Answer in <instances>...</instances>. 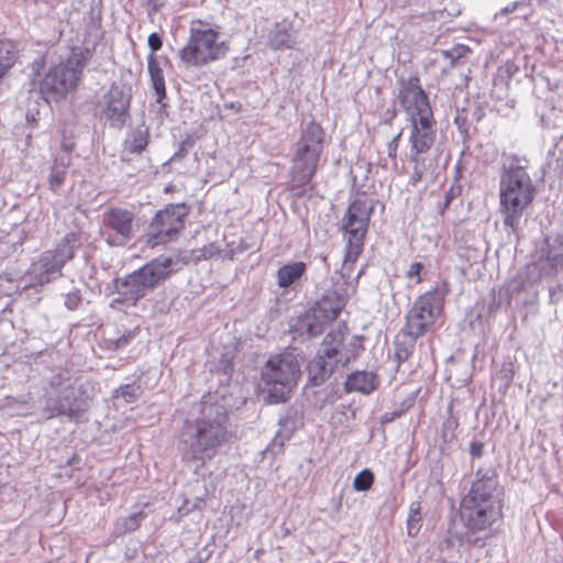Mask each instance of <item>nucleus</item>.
I'll list each match as a JSON object with an SVG mask.
<instances>
[{
    "instance_id": "obj_1",
    "label": "nucleus",
    "mask_w": 563,
    "mask_h": 563,
    "mask_svg": "<svg viewBox=\"0 0 563 563\" xmlns=\"http://www.w3.org/2000/svg\"><path fill=\"white\" fill-rule=\"evenodd\" d=\"M503 507L504 488L496 471L479 467L460 504V518L467 530L464 537L459 538L460 543L483 547L485 542L470 533L488 530L501 517Z\"/></svg>"
},
{
    "instance_id": "obj_2",
    "label": "nucleus",
    "mask_w": 563,
    "mask_h": 563,
    "mask_svg": "<svg viewBox=\"0 0 563 563\" xmlns=\"http://www.w3.org/2000/svg\"><path fill=\"white\" fill-rule=\"evenodd\" d=\"M228 412L222 404L202 402L201 417L187 421L180 432L178 452L183 462L202 467L227 441Z\"/></svg>"
},
{
    "instance_id": "obj_3",
    "label": "nucleus",
    "mask_w": 563,
    "mask_h": 563,
    "mask_svg": "<svg viewBox=\"0 0 563 563\" xmlns=\"http://www.w3.org/2000/svg\"><path fill=\"white\" fill-rule=\"evenodd\" d=\"M499 180V210L505 227L516 231L523 211L532 203L536 187L527 172L529 161L517 154H504Z\"/></svg>"
},
{
    "instance_id": "obj_4",
    "label": "nucleus",
    "mask_w": 563,
    "mask_h": 563,
    "mask_svg": "<svg viewBox=\"0 0 563 563\" xmlns=\"http://www.w3.org/2000/svg\"><path fill=\"white\" fill-rule=\"evenodd\" d=\"M186 264L187 262L180 256L161 255L126 276L115 278L118 297L111 301L110 306L115 308L118 303H122L125 307H135L141 299Z\"/></svg>"
},
{
    "instance_id": "obj_5",
    "label": "nucleus",
    "mask_w": 563,
    "mask_h": 563,
    "mask_svg": "<svg viewBox=\"0 0 563 563\" xmlns=\"http://www.w3.org/2000/svg\"><path fill=\"white\" fill-rule=\"evenodd\" d=\"M327 143L325 131L316 121L301 124L291 154L290 183L292 189L303 190L316 175Z\"/></svg>"
},
{
    "instance_id": "obj_6",
    "label": "nucleus",
    "mask_w": 563,
    "mask_h": 563,
    "mask_svg": "<svg viewBox=\"0 0 563 563\" xmlns=\"http://www.w3.org/2000/svg\"><path fill=\"white\" fill-rule=\"evenodd\" d=\"M43 398L46 420L65 416L70 421H79L89 407L85 391L77 386V378L68 369L52 375Z\"/></svg>"
},
{
    "instance_id": "obj_7",
    "label": "nucleus",
    "mask_w": 563,
    "mask_h": 563,
    "mask_svg": "<svg viewBox=\"0 0 563 563\" xmlns=\"http://www.w3.org/2000/svg\"><path fill=\"white\" fill-rule=\"evenodd\" d=\"M355 288L354 284H346L344 289L328 290L310 309L291 321L289 332L292 339L305 342L322 334L327 325L338 318Z\"/></svg>"
},
{
    "instance_id": "obj_8",
    "label": "nucleus",
    "mask_w": 563,
    "mask_h": 563,
    "mask_svg": "<svg viewBox=\"0 0 563 563\" xmlns=\"http://www.w3.org/2000/svg\"><path fill=\"white\" fill-rule=\"evenodd\" d=\"M409 129V162L412 164L410 183L415 186L423 177L433 176L438 155L431 152L437 139L433 114L407 120Z\"/></svg>"
},
{
    "instance_id": "obj_9",
    "label": "nucleus",
    "mask_w": 563,
    "mask_h": 563,
    "mask_svg": "<svg viewBox=\"0 0 563 563\" xmlns=\"http://www.w3.org/2000/svg\"><path fill=\"white\" fill-rule=\"evenodd\" d=\"M219 33L209 24L197 20L192 21L187 44L179 49L180 59L195 67H202L225 56L227 46L219 42Z\"/></svg>"
},
{
    "instance_id": "obj_10",
    "label": "nucleus",
    "mask_w": 563,
    "mask_h": 563,
    "mask_svg": "<svg viewBox=\"0 0 563 563\" xmlns=\"http://www.w3.org/2000/svg\"><path fill=\"white\" fill-rule=\"evenodd\" d=\"M261 374L264 384L268 386L271 402H284L297 384L300 365L291 353H282L269 357Z\"/></svg>"
},
{
    "instance_id": "obj_11",
    "label": "nucleus",
    "mask_w": 563,
    "mask_h": 563,
    "mask_svg": "<svg viewBox=\"0 0 563 563\" xmlns=\"http://www.w3.org/2000/svg\"><path fill=\"white\" fill-rule=\"evenodd\" d=\"M85 66V55L73 53L65 62L52 67L38 84L41 97L46 102L63 99L78 86Z\"/></svg>"
},
{
    "instance_id": "obj_12",
    "label": "nucleus",
    "mask_w": 563,
    "mask_h": 563,
    "mask_svg": "<svg viewBox=\"0 0 563 563\" xmlns=\"http://www.w3.org/2000/svg\"><path fill=\"white\" fill-rule=\"evenodd\" d=\"M448 294V284L441 282L437 283L431 290L420 295L406 313L405 327L413 334L423 336L441 316Z\"/></svg>"
},
{
    "instance_id": "obj_13",
    "label": "nucleus",
    "mask_w": 563,
    "mask_h": 563,
    "mask_svg": "<svg viewBox=\"0 0 563 563\" xmlns=\"http://www.w3.org/2000/svg\"><path fill=\"white\" fill-rule=\"evenodd\" d=\"M373 209L367 200L355 199L341 219V229L347 240L343 269L347 268L349 263L355 262L363 250Z\"/></svg>"
},
{
    "instance_id": "obj_14",
    "label": "nucleus",
    "mask_w": 563,
    "mask_h": 563,
    "mask_svg": "<svg viewBox=\"0 0 563 563\" xmlns=\"http://www.w3.org/2000/svg\"><path fill=\"white\" fill-rule=\"evenodd\" d=\"M140 221L135 212L123 207H111L101 214L100 234L111 247H123L135 239Z\"/></svg>"
},
{
    "instance_id": "obj_15",
    "label": "nucleus",
    "mask_w": 563,
    "mask_h": 563,
    "mask_svg": "<svg viewBox=\"0 0 563 563\" xmlns=\"http://www.w3.org/2000/svg\"><path fill=\"white\" fill-rule=\"evenodd\" d=\"M343 342L344 334L340 330L331 331L324 336L317 355L307 367L311 385H322L341 365L339 363V347L342 346Z\"/></svg>"
},
{
    "instance_id": "obj_16",
    "label": "nucleus",
    "mask_w": 563,
    "mask_h": 563,
    "mask_svg": "<svg viewBox=\"0 0 563 563\" xmlns=\"http://www.w3.org/2000/svg\"><path fill=\"white\" fill-rule=\"evenodd\" d=\"M187 211L184 205H169L156 212L147 230V242L153 245L172 241L185 227Z\"/></svg>"
},
{
    "instance_id": "obj_17",
    "label": "nucleus",
    "mask_w": 563,
    "mask_h": 563,
    "mask_svg": "<svg viewBox=\"0 0 563 563\" xmlns=\"http://www.w3.org/2000/svg\"><path fill=\"white\" fill-rule=\"evenodd\" d=\"M398 101L406 113V120L433 114L429 97L422 89L417 75L397 80Z\"/></svg>"
},
{
    "instance_id": "obj_18",
    "label": "nucleus",
    "mask_w": 563,
    "mask_h": 563,
    "mask_svg": "<svg viewBox=\"0 0 563 563\" xmlns=\"http://www.w3.org/2000/svg\"><path fill=\"white\" fill-rule=\"evenodd\" d=\"M131 93L124 87L112 82L97 103L100 118L111 128L122 129L129 118Z\"/></svg>"
},
{
    "instance_id": "obj_19",
    "label": "nucleus",
    "mask_w": 563,
    "mask_h": 563,
    "mask_svg": "<svg viewBox=\"0 0 563 563\" xmlns=\"http://www.w3.org/2000/svg\"><path fill=\"white\" fill-rule=\"evenodd\" d=\"M532 268L539 271L540 277L555 276L563 272V235L545 238L539 251V258Z\"/></svg>"
},
{
    "instance_id": "obj_20",
    "label": "nucleus",
    "mask_w": 563,
    "mask_h": 563,
    "mask_svg": "<svg viewBox=\"0 0 563 563\" xmlns=\"http://www.w3.org/2000/svg\"><path fill=\"white\" fill-rule=\"evenodd\" d=\"M147 45L152 53L147 57V69L151 77V85L156 96V102L162 103L166 98V87L163 69L161 68L155 53L162 48L163 41L158 33H151L147 37Z\"/></svg>"
},
{
    "instance_id": "obj_21",
    "label": "nucleus",
    "mask_w": 563,
    "mask_h": 563,
    "mask_svg": "<svg viewBox=\"0 0 563 563\" xmlns=\"http://www.w3.org/2000/svg\"><path fill=\"white\" fill-rule=\"evenodd\" d=\"M62 266L53 255L45 251L27 271L31 285H45L62 276Z\"/></svg>"
},
{
    "instance_id": "obj_22",
    "label": "nucleus",
    "mask_w": 563,
    "mask_h": 563,
    "mask_svg": "<svg viewBox=\"0 0 563 563\" xmlns=\"http://www.w3.org/2000/svg\"><path fill=\"white\" fill-rule=\"evenodd\" d=\"M303 426L302 416L295 408H288L279 419V429L276 432L271 445L267 450L275 453V448L280 450L285 441L289 440L292 434Z\"/></svg>"
},
{
    "instance_id": "obj_23",
    "label": "nucleus",
    "mask_w": 563,
    "mask_h": 563,
    "mask_svg": "<svg viewBox=\"0 0 563 563\" xmlns=\"http://www.w3.org/2000/svg\"><path fill=\"white\" fill-rule=\"evenodd\" d=\"M82 233L79 231L67 232L52 250H47L53 257L62 265L75 257L76 252L82 245Z\"/></svg>"
},
{
    "instance_id": "obj_24",
    "label": "nucleus",
    "mask_w": 563,
    "mask_h": 563,
    "mask_svg": "<svg viewBox=\"0 0 563 563\" xmlns=\"http://www.w3.org/2000/svg\"><path fill=\"white\" fill-rule=\"evenodd\" d=\"M379 385L377 375L368 371H355L345 380L347 393L357 391L364 395L373 393Z\"/></svg>"
},
{
    "instance_id": "obj_25",
    "label": "nucleus",
    "mask_w": 563,
    "mask_h": 563,
    "mask_svg": "<svg viewBox=\"0 0 563 563\" xmlns=\"http://www.w3.org/2000/svg\"><path fill=\"white\" fill-rule=\"evenodd\" d=\"M419 338H421L420 334H413L406 327L396 335L394 344L397 366L409 360L416 350V343Z\"/></svg>"
},
{
    "instance_id": "obj_26",
    "label": "nucleus",
    "mask_w": 563,
    "mask_h": 563,
    "mask_svg": "<svg viewBox=\"0 0 563 563\" xmlns=\"http://www.w3.org/2000/svg\"><path fill=\"white\" fill-rule=\"evenodd\" d=\"M296 44L295 31L288 24L277 23L268 37V46L274 51L292 48Z\"/></svg>"
},
{
    "instance_id": "obj_27",
    "label": "nucleus",
    "mask_w": 563,
    "mask_h": 563,
    "mask_svg": "<svg viewBox=\"0 0 563 563\" xmlns=\"http://www.w3.org/2000/svg\"><path fill=\"white\" fill-rule=\"evenodd\" d=\"M306 264L303 262H295L285 264L277 271V285L280 288H287L295 282L301 278L306 272Z\"/></svg>"
},
{
    "instance_id": "obj_28",
    "label": "nucleus",
    "mask_w": 563,
    "mask_h": 563,
    "mask_svg": "<svg viewBox=\"0 0 563 563\" xmlns=\"http://www.w3.org/2000/svg\"><path fill=\"white\" fill-rule=\"evenodd\" d=\"M150 134L147 129L136 128L125 139V150L133 154L142 153L148 144Z\"/></svg>"
},
{
    "instance_id": "obj_29",
    "label": "nucleus",
    "mask_w": 563,
    "mask_h": 563,
    "mask_svg": "<svg viewBox=\"0 0 563 563\" xmlns=\"http://www.w3.org/2000/svg\"><path fill=\"white\" fill-rule=\"evenodd\" d=\"M364 351L363 336L354 335L346 346L339 347V363L346 366L352 360L357 358Z\"/></svg>"
},
{
    "instance_id": "obj_30",
    "label": "nucleus",
    "mask_w": 563,
    "mask_h": 563,
    "mask_svg": "<svg viewBox=\"0 0 563 563\" xmlns=\"http://www.w3.org/2000/svg\"><path fill=\"white\" fill-rule=\"evenodd\" d=\"M15 46L11 41H0V78L14 64Z\"/></svg>"
},
{
    "instance_id": "obj_31",
    "label": "nucleus",
    "mask_w": 563,
    "mask_h": 563,
    "mask_svg": "<svg viewBox=\"0 0 563 563\" xmlns=\"http://www.w3.org/2000/svg\"><path fill=\"white\" fill-rule=\"evenodd\" d=\"M103 334L104 346L109 350H119L126 346L133 336L131 332L119 334L114 333L112 329L109 328L103 330Z\"/></svg>"
},
{
    "instance_id": "obj_32",
    "label": "nucleus",
    "mask_w": 563,
    "mask_h": 563,
    "mask_svg": "<svg viewBox=\"0 0 563 563\" xmlns=\"http://www.w3.org/2000/svg\"><path fill=\"white\" fill-rule=\"evenodd\" d=\"M435 0H395L397 7L411 8V16H424L430 13Z\"/></svg>"
},
{
    "instance_id": "obj_33",
    "label": "nucleus",
    "mask_w": 563,
    "mask_h": 563,
    "mask_svg": "<svg viewBox=\"0 0 563 563\" xmlns=\"http://www.w3.org/2000/svg\"><path fill=\"white\" fill-rule=\"evenodd\" d=\"M421 504L419 501H413L410 504L407 519V532L410 537L418 534L421 528Z\"/></svg>"
},
{
    "instance_id": "obj_34",
    "label": "nucleus",
    "mask_w": 563,
    "mask_h": 563,
    "mask_svg": "<svg viewBox=\"0 0 563 563\" xmlns=\"http://www.w3.org/2000/svg\"><path fill=\"white\" fill-rule=\"evenodd\" d=\"M471 53L470 47L463 44H456L450 49L441 51V56L445 62H449L451 67L459 66L462 59Z\"/></svg>"
},
{
    "instance_id": "obj_35",
    "label": "nucleus",
    "mask_w": 563,
    "mask_h": 563,
    "mask_svg": "<svg viewBox=\"0 0 563 563\" xmlns=\"http://www.w3.org/2000/svg\"><path fill=\"white\" fill-rule=\"evenodd\" d=\"M144 519L145 514L143 511L134 512L125 518L118 520L117 529L120 533L135 531Z\"/></svg>"
},
{
    "instance_id": "obj_36",
    "label": "nucleus",
    "mask_w": 563,
    "mask_h": 563,
    "mask_svg": "<svg viewBox=\"0 0 563 563\" xmlns=\"http://www.w3.org/2000/svg\"><path fill=\"white\" fill-rule=\"evenodd\" d=\"M141 395V387L136 384H126L115 389L113 398L117 400L123 399L125 404H132Z\"/></svg>"
},
{
    "instance_id": "obj_37",
    "label": "nucleus",
    "mask_w": 563,
    "mask_h": 563,
    "mask_svg": "<svg viewBox=\"0 0 563 563\" xmlns=\"http://www.w3.org/2000/svg\"><path fill=\"white\" fill-rule=\"evenodd\" d=\"M374 478V473L371 470L365 468L355 476L353 481V488L356 492H367L373 486Z\"/></svg>"
},
{
    "instance_id": "obj_38",
    "label": "nucleus",
    "mask_w": 563,
    "mask_h": 563,
    "mask_svg": "<svg viewBox=\"0 0 563 563\" xmlns=\"http://www.w3.org/2000/svg\"><path fill=\"white\" fill-rule=\"evenodd\" d=\"M459 427L456 418H449L443 422V438L445 441H452L456 438L455 431Z\"/></svg>"
},
{
    "instance_id": "obj_39",
    "label": "nucleus",
    "mask_w": 563,
    "mask_h": 563,
    "mask_svg": "<svg viewBox=\"0 0 563 563\" xmlns=\"http://www.w3.org/2000/svg\"><path fill=\"white\" fill-rule=\"evenodd\" d=\"M81 303V295L78 289L69 291L65 295L64 305L68 310H76Z\"/></svg>"
},
{
    "instance_id": "obj_40",
    "label": "nucleus",
    "mask_w": 563,
    "mask_h": 563,
    "mask_svg": "<svg viewBox=\"0 0 563 563\" xmlns=\"http://www.w3.org/2000/svg\"><path fill=\"white\" fill-rule=\"evenodd\" d=\"M66 177L65 169H59L57 167H53L51 175H49V185L52 188L59 187L64 181Z\"/></svg>"
},
{
    "instance_id": "obj_41",
    "label": "nucleus",
    "mask_w": 563,
    "mask_h": 563,
    "mask_svg": "<svg viewBox=\"0 0 563 563\" xmlns=\"http://www.w3.org/2000/svg\"><path fill=\"white\" fill-rule=\"evenodd\" d=\"M401 131L395 135L388 143H387V154L388 157H390L393 161H396L397 157V151L401 137Z\"/></svg>"
},
{
    "instance_id": "obj_42",
    "label": "nucleus",
    "mask_w": 563,
    "mask_h": 563,
    "mask_svg": "<svg viewBox=\"0 0 563 563\" xmlns=\"http://www.w3.org/2000/svg\"><path fill=\"white\" fill-rule=\"evenodd\" d=\"M498 376L500 379H503L505 386L508 387L510 382L514 378L512 364L511 363L504 364Z\"/></svg>"
},
{
    "instance_id": "obj_43",
    "label": "nucleus",
    "mask_w": 563,
    "mask_h": 563,
    "mask_svg": "<svg viewBox=\"0 0 563 563\" xmlns=\"http://www.w3.org/2000/svg\"><path fill=\"white\" fill-rule=\"evenodd\" d=\"M462 187L460 185H451V187L445 192L444 208H448L451 202L461 196Z\"/></svg>"
},
{
    "instance_id": "obj_44",
    "label": "nucleus",
    "mask_w": 563,
    "mask_h": 563,
    "mask_svg": "<svg viewBox=\"0 0 563 563\" xmlns=\"http://www.w3.org/2000/svg\"><path fill=\"white\" fill-rule=\"evenodd\" d=\"M484 443L478 440H473L470 443V454L473 459H481L484 454Z\"/></svg>"
},
{
    "instance_id": "obj_45",
    "label": "nucleus",
    "mask_w": 563,
    "mask_h": 563,
    "mask_svg": "<svg viewBox=\"0 0 563 563\" xmlns=\"http://www.w3.org/2000/svg\"><path fill=\"white\" fill-rule=\"evenodd\" d=\"M423 269V265L420 262H415L410 265L409 269L407 271V277L408 278H416L417 283L421 280V271Z\"/></svg>"
},
{
    "instance_id": "obj_46",
    "label": "nucleus",
    "mask_w": 563,
    "mask_h": 563,
    "mask_svg": "<svg viewBox=\"0 0 563 563\" xmlns=\"http://www.w3.org/2000/svg\"><path fill=\"white\" fill-rule=\"evenodd\" d=\"M198 252H199V254L197 255L198 260H208L213 255L212 245L203 246Z\"/></svg>"
},
{
    "instance_id": "obj_47",
    "label": "nucleus",
    "mask_w": 563,
    "mask_h": 563,
    "mask_svg": "<svg viewBox=\"0 0 563 563\" xmlns=\"http://www.w3.org/2000/svg\"><path fill=\"white\" fill-rule=\"evenodd\" d=\"M205 505V498L203 497H196L192 505L190 507H187V511L195 510V509H201Z\"/></svg>"
},
{
    "instance_id": "obj_48",
    "label": "nucleus",
    "mask_w": 563,
    "mask_h": 563,
    "mask_svg": "<svg viewBox=\"0 0 563 563\" xmlns=\"http://www.w3.org/2000/svg\"><path fill=\"white\" fill-rule=\"evenodd\" d=\"M455 123L457 124L459 126V130L462 132V133H466L467 130L466 129H463V125L465 123V118H461L460 115H457L455 118Z\"/></svg>"
},
{
    "instance_id": "obj_49",
    "label": "nucleus",
    "mask_w": 563,
    "mask_h": 563,
    "mask_svg": "<svg viewBox=\"0 0 563 563\" xmlns=\"http://www.w3.org/2000/svg\"><path fill=\"white\" fill-rule=\"evenodd\" d=\"M516 10H518L517 7H514V2L507 7H505L504 9H501L500 11V14H508L510 12H515Z\"/></svg>"
},
{
    "instance_id": "obj_50",
    "label": "nucleus",
    "mask_w": 563,
    "mask_h": 563,
    "mask_svg": "<svg viewBox=\"0 0 563 563\" xmlns=\"http://www.w3.org/2000/svg\"><path fill=\"white\" fill-rule=\"evenodd\" d=\"M146 1L150 5H152L153 11H157L162 7V3L158 0H146Z\"/></svg>"
},
{
    "instance_id": "obj_51",
    "label": "nucleus",
    "mask_w": 563,
    "mask_h": 563,
    "mask_svg": "<svg viewBox=\"0 0 563 563\" xmlns=\"http://www.w3.org/2000/svg\"><path fill=\"white\" fill-rule=\"evenodd\" d=\"M394 416H397V413H394L391 417H385L383 421L384 422L391 421Z\"/></svg>"
},
{
    "instance_id": "obj_52",
    "label": "nucleus",
    "mask_w": 563,
    "mask_h": 563,
    "mask_svg": "<svg viewBox=\"0 0 563 563\" xmlns=\"http://www.w3.org/2000/svg\"><path fill=\"white\" fill-rule=\"evenodd\" d=\"M188 563H202L201 560H196V561H189Z\"/></svg>"
},
{
    "instance_id": "obj_53",
    "label": "nucleus",
    "mask_w": 563,
    "mask_h": 563,
    "mask_svg": "<svg viewBox=\"0 0 563 563\" xmlns=\"http://www.w3.org/2000/svg\"><path fill=\"white\" fill-rule=\"evenodd\" d=\"M550 295H551V297H553L555 295V289H551Z\"/></svg>"
}]
</instances>
